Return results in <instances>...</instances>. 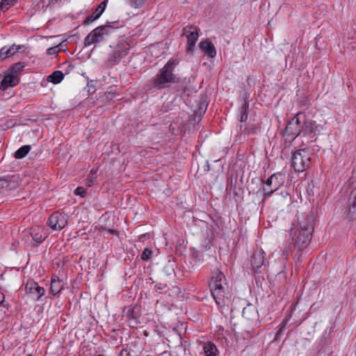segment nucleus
Masks as SVG:
<instances>
[{"instance_id": "5", "label": "nucleus", "mask_w": 356, "mask_h": 356, "mask_svg": "<svg viewBox=\"0 0 356 356\" xmlns=\"http://www.w3.org/2000/svg\"><path fill=\"white\" fill-rule=\"evenodd\" d=\"M118 23L117 21L108 22L106 25H102L93 29L85 38V46L88 47L92 44L98 43L106 40V36L114 31L115 28L111 24Z\"/></svg>"}, {"instance_id": "4", "label": "nucleus", "mask_w": 356, "mask_h": 356, "mask_svg": "<svg viewBox=\"0 0 356 356\" xmlns=\"http://www.w3.org/2000/svg\"><path fill=\"white\" fill-rule=\"evenodd\" d=\"M130 45L124 37L121 38L118 44L113 47L108 54L105 64L108 67H113L120 62L129 53Z\"/></svg>"}, {"instance_id": "22", "label": "nucleus", "mask_w": 356, "mask_h": 356, "mask_svg": "<svg viewBox=\"0 0 356 356\" xmlns=\"http://www.w3.org/2000/svg\"><path fill=\"white\" fill-rule=\"evenodd\" d=\"M176 90L177 92H180L181 94L188 96L191 92L190 80L184 78L180 81H178L177 85L176 86Z\"/></svg>"}, {"instance_id": "12", "label": "nucleus", "mask_w": 356, "mask_h": 356, "mask_svg": "<svg viewBox=\"0 0 356 356\" xmlns=\"http://www.w3.org/2000/svg\"><path fill=\"white\" fill-rule=\"evenodd\" d=\"M25 290L26 293L36 301H39L45 294V289L39 286L33 280H27L25 284Z\"/></svg>"}, {"instance_id": "36", "label": "nucleus", "mask_w": 356, "mask_h": 356, "mask_svg": "<svg viewBox=\"0 0 356 356\" xmlns=\"http://www.w3.org/2000/svg\"><path fill=\"white\" fill-rule=\"evenodd\" d=\"M119 355L120 356H131L130 352L127 349H122Z\"/></svg>"}, {"instance_id": "18", "label": "nucleus", "mask_w": 356, "mask_h": 356, "mask_svg": "<svg viewBox=\"0 0 356 356\" xmlns=\"http://www.w3.org/2000/svg\"><path fill=\"white\" fill-rule=\"evenodd\" d=\"M200 48L209 57L213 58L216 55V50L214 45L208 40L201 42L200 43Z\"/></svg>"}, {"instance_id": "28", "label": "nucleus", "mask_w": 356, "mask_h": 356, "mask_svg": "<svg viewBox=\"0 0 356 356\" xmlns=\"http://www.w3.org/2000/svg\"><path fill=\"white\" fill-rule=\"evenodd\" d=\"M40 228L38 227L32 229L31 231L32 238L37 243H42L46 238L45 234H42L40 232Z\"/></svg>"}, {"instance_id": "31", "label": "nucleus", "mask_w": 356, "mask_h": 356, "mask_svg": "<svg viewBox=\"0 0 356 356\" xmlns=\"http://www.w3.org/2000/svg\"><path fill=\"white\" fill-rule=\"evenodd\" d=\"M152 255H153V251L151 249L146 248L143 251V252L140 255V258L143 261H148L149 259H150L152 258Z\"/></svg>"}, {"instance_id": "2", "label": "nucleus", "mask_w": 356, "mask_h": 356, "mask_svg": "<svg viewBox=\"0 0 356 356\" xmlns=\"http://www.w3.org/2000/svg\"><path fill=\"white\" fill-rule=\"evenodd\" d=\"M209 286L216 305L223 307L225 305V295L227 284L225 275L217 268L212 272Z\"/></svg>"}, {"instance_id": "13", "label": "nucleus", "mask_w": 356, "mask_h": 356, "mask_svg": "<svg viewBox=\"0 0 356 356\" xmlns=\"http://www.w3.org/2000/svg\"><path fill=\"white\" fill-rule=\"evenodd\" d=\"M268 264V262L265 257V253L260 250H256L251 259V265L254 271L257 273H261V268L263 266L266 268Z\"/></svg>"}, {"instance_id": "19", "label": "nucleus", "mask_w": 356, "mask_h": 356, "mask_svg": "<svg viewBox=\"0 0 356 356\" xmlns=\"http://www.w3.org/2000/svg\"><path fill=\"white\" fill-rule=\"evenodd\" d=\"M22 47L17 46L15 44L12 45L10 47H3L0 49V60H3L7 58L13 56L15 53L18 52L21 49Z\"/></svg>"}, {"instance_id": "33", "label": "nucleus", "mask_w": 356, "mask_h": 356, "mask_svg": "<svg viewBox=\"0 0 356 356\" xmlns=\"http://www.w3.org/2000/svg\"><path fill=\"white\" fill-rule=\"evenodd\" d=\"M74 194L84 197L86 195V189L83 187H78L75 189Z\"/></svg>"}, {"instance_id": "9", "label": "nucleus", "mask_w": 356, "mask_h": 356, "mask_svg": "<svg viewBox=\"0 0 356 356\" xmlns=\"http://www.w3.org/2000/svg\"><path fill=\"white\" fill-rule=\"evenodd\" d=\"M344 218L348 221L356 219V188L350 192L343 207Z\"/></svg>"}, {"instance_id": "7", "label": "nucleus", "mask_w": 356, "mask_h": 356, "mask_svg": "<svg viewBox=\"0 0 356 356\" xmlns=\"http://www.w3.org/2000/svg\"><path fill=\"white\" fill-rule=\"evenodd\" d=\"M284 181L285 175L278 172L270 176L265 183L262 182L265 185L262 188L264 199L270 197L274 192L277 191L284 184Z\"/></svg>"}, {"instance_id": "23", "label": "nucleus", "mask_w": 356, "mask_h": 356, "mask_svg": "<svg viewBox=\"0 0 356 356\" xmlns=\"http://www.w3.org/2000/svg\"><path fill=\"white\" fill-rule=\"evenodd\" d=\"M302 123L300 124V129L304 134H314L315 128L314 124L312 122L306 121L305 116H302Z\"/></svg>"}, {"instance_id": "35", "label": "nucleus", "mask_w": 356, "mask_h": 356, "mask_svg": "<svg viewBox=\"0 0 356 356\" xmlns=\"http://www.w3.org/2000/svg\"><path fill=\"white\" fill-rule=\"evenodd\" d=\"M58 48V46L49 48L47 49V54L49 55L56 54L59 51Z\"/></svg>"}, {"instance_id": "34", "label": "nucleus", "mask_w": 356, "mask_h": 356, "mask_svg": "<svg viewBox=\"0 0 356 356\" xmlns=\"http://www.w3.org/2000/svg\"><path fill=\"white\" fill-rule=\"evenodd\" d=\"M95 172H94L92 170L90 172L87 179H86V184L88 186H91V184L93 182V179H95Z\"/></svg>"}, {"instance_id": "10", "label": "nucleus", "mask_w": 356, "mask_h": 356, "mask_svg": "<svg viewBox=\"0 0 356 356\" xmlns=\"http://www.w3.org/2000/svg\"><path fill=\"white\" fill-rule=\"evenodd\" d=\"M183 35L187 38L186 54H193L198 39V29L195 26H187L183 29Z\"/></svg>"}, {"instance_id": "41", "label": "nucleus", "mask_w": 356, "mask_h": 356, "mask_svg": "<svg viewBox=\"0 0 356 356\" xmlns=\"http://www.w3.org/2000/svg\"><path fill=\"white\" fill-rule=\"evenodd\" d=\"M26 356H32V355H31V354H29V355H26Z\"/></svg>"}, {"instance_id": "20", "label": "nucleus", "mask_w": 356, "mask_h": 356, "mask_svg": "<svg viewBox=\"0 0 356 356\" xmlns=\"http://www.w3.org/2000/svg\"><path fill=\"white\" fill-rule=\"evenodd\" d=\"M202 350L205 356H219V351L216 346L211 341L204 342Z\"/></svg>"}, {"instance_id": "6", "label": "nucleus", "mask_w": 356, "mask_h": 356, "mask_svg": "<svg viewBox=\"0 0 356 356\" xmlns=\"http://www.w3.org/2000/svg\"><path fill=\"white\" fill-rule=\"evenodd\" d=\"M311 153L304 148L296 151L292 156V166L295 171L302 172L312 166Z\"/></svg>"}, {"instance_id": "32", "label": "nucleus", "mask_w": 356, "mask_h": 356, "mask_svg": "<svg viewBox=\"0 0 356 356\" xmlns=\"http://www.w3.org/2000/svg\"><path fill=\"white\" fill-rule=\"evenodd\" d=\"M16 0H1L0 8L2 10H8L11 6H13Z\"/></svg>"}, {"instance_id": "14", "label": "nucleus", "mask_w": 356, "mask_h": 356, "mask_svg": "<svg viewBox=\"0 0 356 356\" xmlns=\"http://www.w3.org/2000/svg\"><path fill=\"white\" fill-rule=\"evenodd\" d=\"M106 1H103L100 3L99 6H97L95 8H93L92 10V14L86 17L83 24L86 25H88L92 23L96 19H97L104 13L106 6Z\"/></svg>"}, {"instance_id": "42", "label": "nucleus", "mask_w": 356, "mask_h": 356, "mask_svg": "<svg viewBox=\"0 0 356 356\" xmlns=\"http://www.w3.org/2000/svg\"><path fill=\"white\" fill-rule=\"evenodd\" d=\"M118 356H120V355H118Z\"/></svg>"}, {"instance_id": "27", "label": "nucleus", "mask_w": 356, "mask_h": 356, "mask_svg": "<svg viewBox=\"0 0 356 356\" xmlns=\"http://www.w3.org/2000/svg\"><path fill=\"white\" fill-rule=\"evenodd\" d=\"M249 108V103L243 101L240 108V121L244 122L248 120V111Z\"/></svg>"}, {"instance_id": "8", "label": "nucleus", "mask_w": 356, "mask_h": 356, "mask_svg": "<svg viewBox=\"0 0 356 356\" xmlns=\"http://www.w3.org/2000/svg\"><path fill=\"white\" fill-rule=\"evenodd\" d=\"M301 123V114L299 113L286 124L283 133V136L286 141L289 143L293 141L302 133Z\"/></svg>"}, {"instance_id": "1", "label": "nucleus", "mask_w": 356, "mask_h": 356, "mask_svg": "<svg viewBox=\"0 0 356 356\" xmlns=\"http://www.w3.org/2000/svg\"><path fill=\"white\" fill-rule=\"evenodd\" d=\"M314 215L310 211L298 216V223L293 224L289 232V241L295 249L302 251L309 244L314 232Z\"/></svg>"}, {"instance_id": "11", "label": "nucleus", "mask_w": 356, "mask_h": 356, "mask_svg": "<svg viewBox=\"0 0 356 356\" xmlns=\"http://www.w3.org/2000/svg\"><path fill=\"white\" fill-rule=\"evenodd\" d=\"M48 225L54 230H60L67 224V216L64 213H53L47 220Z\"/></svg>"}, {"instance_id": "29", "label": "nucleus", "mask_w": 356, "mask_h": 356, "mask_svg": "<svg viewBox=\"0 0 356 356\" xmlns=\"http://www.w3.org/2000/svg\"><path fill=\"white\" fill-rule=\"evenodd\" d=\"M147 0H127L128 4L134 8H140L145 6Z\"/></svg>"}, {"instance_id": "15", "label": "nucleus", "mask_w": 356, "mask_h": 356, "mask_svg": "<svg viewBox=\"0 0 356 356\" xmlns=\"http://www.w3.org/2000/svg\"><path fill=\"white\" fill-rule=\"evenodd\" d=\"M19 82L18 75L8 72L1 82L0 88L2 90H6L8 87H13Z\"/></svg>"}, {"instance_id": "24", "label": "nucleus", "mask_w": 356, "mask_h": 356, "mask_svg": "<svg viewBox=\"0 0 356 356\" xmlns=\"http://www.w3.org/2000/svg\"><path fill=\"white\" fill-rule=\"evenodd\" d=\"M242 316L248 321H251L257 318V312L252 305H248L247 307L243 308Z\"/></svg>"}, {"instance_id": "16", "label": "nucleus", "mask_w": 356, "mask_h": 356, "mask_svg": "<svg viewBox=\"0 0 356 356\" xmlns=\"http://www.w3.org/2000/svg\"><path fill=\"white\" fill-rule=\"evenodd\" d=\"M141 316L140 307L135 305L129 307L127 309V317L129 324L131 327H135L139 323V318Z\"/></svg>"}, {"instance_id": "17", "label": "nucleus", "mask_w": 356, "mask_h": 356, "mask_svg": "<svg viewBox=\"0 0 356 356\" xmlns=\"http://www.w3.org/2000/svg\"><path fill=\"white\" fill-rule=\"evenodd\" d=\"M293 306H294V304H292L290 306V308H289L290 313L288 314L289 312H286V314L285 317L283 318V320L280 323V324L277 327V328H276L277 329V332H276L275 340L280 339V338L282 337V332L285 330V327H286L287 323H289L290 318L291 317V312L293 310Z\"/></svg>"}, {"instance_id": "21", "label": "nucleus", "mask_w": 356, "mask_h": 356, "mask_svg": "<svg viewBox=\"0 0 356 356\" xmlns=\"http://www.w3.org/2000/svg\"><path fill=\"white\" fill-rule=\"evenodd\" d=\"M63 289V284L59 277L54 275L51 277L50 291L53 296H56Z\"/></svg>"}, {"instance_id": "37", "label": "nucleus", "mask_w": 356, "mask_h": 356, "mask_svg": "<svg viewBox=\"0 0 356 356\" xmlns=\"http://www.w3.org/2000/svg\"><path fill=\"white\" fill-rule=\"evenodd\" d=\"M289 249L287 248H285L283 250H282V254L285 257H287L289 255Z\"/></svg>"}, {"instance_id": "39", "label": "nucleus", "mask_w": 356, "mask_h": 356, "mask_svg": "<svg viewBox=\"0 0 356 356\" xmlns=\"http://www.w3.org/2000/svg\"><path fill=\"white\" fill-rule=\"evenodd\" d=\"M110 232H111V233H113V232H114V231H113V229H111V230H110Z\"/></svg>"}, {"instance_id": "3", "label": "nucleus", "mask_w": 356, "mask_h": 356, "mask_svg": "<svg viewBox=\"0 0 356 356\" xmlns=\"http://www.w3.org/2000/svg\"><path fill=\"white\" fill-rule=\"evenodd\" d=\"M179 63L177 59L171 58L154 77L153 86L158 89H164L168 87L169 83H175L177 77L173 72Z\"/></svg>"}, {"instance_id": "26", "label": "nucleus", "mask_w": 356, "mask_h": 356, "mask_svg": "<svg viewBox=\"0 0 356 356\" xmlns=\"http://www.w3.org/2000/svg\"><path fill=\"white\" fill-rule=\"evenodd\" d=\"M31 149V147L29 145H23L15 152V157L17 159H23L29 154Z\"/></svg>"}, {"instance_id": "25", "label": "nucleus", "mask_w": 356, "mask_h": 356, "mask_svg": "<svg viewBox=\"0 0 356 356\" xmlns=\"http://www.w3.org/2000/svg\"><path fill=\"white\" fill-rule=\"evenodd\" d=\"M64 78V75L61 71H55L51 74L47 76V80L49 82L54 84H58L62 81Z\"/></svg>"}, {"instance_id": "30", "label": "nucleus", "mask_w": 356, "mask_h": 356, "mask_svg": "<svg viewBox=\"0 0 356 356\" xmlns=\"http://www.w3.org/2000/svg\"><path fill=\"white\" fill-rule=\"evenodd\" d=\"M24 67V63H22L21 62H18L12 65V67H10V69L9 70V72L12 73L13 74L17 75L18 72L22 71Z\"/></svg>"}, {"instance_id": "40", "label": "nucleus", "mask_w": 356, "mask_h": 356, "mask_svg": "<svg viewBox=\"0 0 356 356\" xmlns=\"http://www.w3.org/2000/svg\"><path fill=\"white\" fill-rule=\"evenodd\" d=\"M158 289H162L163 288H162V286H158Z\"/></svg>"}, {"instance_id": "38", "label": "nucleus", "mask_w": 356, "mask_h": 356, "mask_svg": "<svg viewBox=\"0 0 356 356\" xmlns=\"http://www.w3.org/2000/svg\"><path fill=\"white\" fill-rule=\"evenodd\" d=\"M115 24H112L111 25L113 26ZM114 28V26H113ZM118 27H120V25H118V26L115 27L114 31L118 29Z\"/></svg>"}]
</instances>
